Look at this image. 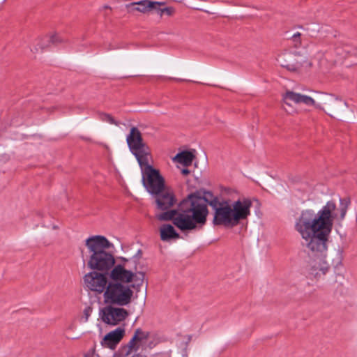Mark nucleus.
I'll list each match as a JSON object with an SVG mask.
<instances>
[{
	"mask_svg": "<svg viewBox=\"0 0 357 357\" xmlns=\"http://www.w3.org/2000/svg\"><path fill=\"white\" fill-rule=\"evenodd\" d=\"M195 158L194 154L190 151H183L178 153L174 158L173 160L183 165L185 167L190 165Z\"/></svg>",
	"mask_w": 357,
	"mask_h": 357,
	"instance_id": "nucleus-18",
	"label": "nucleus"
},
{
	"mask_svg": "<svg viewBox=\"0 0 357 357\" xmlns=\"http://www.w3.org/2000/svg\"><path fill=\"white\" fill-rule=\"evenodd\" d=\"M281 66L287 68L289 71H295L296 70V67L293 64H284L280 63Z\"/></svg>",
	"mask_w": 357,
	"mask_h": 357,
	"instance_id": "nucleus-28",
	"label": "nucleus"
},
{
	"mask_svg": "<svg viewBox=\"0 0 357 357\" xmlns=\"http://www.w3.org/2000/svg\"><path fill=\"white\" fill-rule=\"evenodd\" d=\"M87 252L84 256L82 251L83 261L93 271L108 273L115 264L114 255L112 249L114 245L102 235L91 236L85 240Z\"/></svg>",
	"mask_w": 357,
	"mask_h": 357,
	"instance_id": "nucleus-2",
	"label": "nucleus"
},
{
	"mask_svg": "<svg viewBox=\"0 0 357 357\" xmlns=\"http://www.w3.org/2000/svg\"><path fill=\"white\" fill-rule=\"evenodd\" d=\"M282 98L284 103L289 106L291 105L290 101L296 104L303 103L307 106L315 105V101L310 96L302 95L291 91H287L286 93L283 94Z\"/></svg>",
	"mask_w": 357,
	"mask_h": 357,
	"instance_id": "nucleus-16",
	"label": "nucleus"
},
{
	"mask_svg": "<svg viewBox=\"0 0 357 357\" xmlns=\"http://www.w3.org/2000/svg\"><path fill=\"white\" fill-rule=\"evenodd\" d=\"M135 159L140 169L146 166H152V155L149 146L142 137L141 132L135 127Z\"/></svg>",
	"mask_w": 357,
	"mask_h": 357,
	"instance_id": "nucleus-8",
	"label": "nucleus"
},
{
	"mask_svg": "<svg viewBox=\"0 0 357 357\" xmlns=\"http://www.w3.org/2000/svg\"><path fill=\"white\" fill-rule=\"evenodd\" d=\"M181 174H182L183 175L186 176V175H188V174H190V170H189L188 168H183V169H181Z\"/></svg>",
	"mask_w": 357,
	"mask_h": 357,
	"instance_id": "nucleus-35",
	"label": "nucleus"
},
{
	"mask_svg": "<svg viewBox=\"0 0 357 357\" xmlns=\"http://www.w3.org/2000/svg\"><path fill=\"white\" fill-rule=\"evenodd\" d=\"M163 13V15H167L168 17H171L174 15L176 10L172 6H168L163 8V10H162Z\"/></svg>",
	"mask_w": 357,
	"mask_h": 357,
	"instance_id": "nucleus-25",
	"label": "nucleus"
},
{
	"mask_svg": "<svg viewBox=\"0 0 357 357\" xmlns=\"http://www.w3.org/2000/svg\"><path fill=\"white\" fill-rule=\"evenodd\" d=\"M339 201L340 215L335 212V202L328 201L317 213L312 209L302 211L296 221L295 229L302 237V245L308 257L313 261L308 272L311 278L319 279L330 270L326 257L333 220H343L350 204L349 198H340Z\"/></svg>",
	"mask_w": 357,
	"mask_h": 357,
	"instance_id": "nucleus-1",
	"label": "nucleus"
},
{
	"mask_svg": "<svg viewBox=\"0 0 357 357\" xmlns=\"http://www.w3.org/2000/svg\"><path fill=\"white\" fill-rule=\"evenodd\" d=\"M155 3H158V4L154 5V8H153V11H155L158 15H160V17L163 16V13L162 10H163V8L162 6L165 5V2H160V1H155Z\"/></svg>",
	"mask_w": 357,
	"mask_h": 357,
	"instance_id": "nucleus-24",
	"label": "nucleus"
},
{
	"mask_svg": "<svg viewBox=\"0 0 357 357\" xmlns=\"http://www.w3.org/2000/svg\"><path fill=\"white\" fill-rule=\"evenodd\" d=\"M147 283L144 284V273L142 271L135 272V300L142 313L146 303Z\"/></svg>",
	"mask_w": 357,
	"mask_h": 357,
	"instance_id": "nucleus-12",
	"label": "nucleus"
},
{
	"mask_svg": "<svg viewBox=\"0 0 357 357\" xmlns=\"http://www.w3.org/2000/svg\"><path fill=\"white\" fill-rule=\"evenodd\" d=\"M344 105L346 107H347V102H344Z\"/></svg>",
	"mask_w": 357,
	"mask_h": 357,
	"instance_id": "nucleus-42",
	"label": "nucleus"
},
{
	"mask_svg": "<svg viewBox=\"0 0 357 357\" xmlns=\"http://www.w3.org/2000/svg\"><path fill=\"white\" fill-rule=\"evenodd\" d=\"M160 238L163 241H169L172 239L180 238L179 234L175 230L174 227L169 224H164L160 229Z\"/></svg>",
	"mask_w": 357,
	"mask_h": 357,
	"instance_id": "nucleus-17",
	"label": "nucleus"
},
{
	"mask_svg": "<svg viewBox=\"0 0 357 357\" xmlns=\"http://www.w3.org/2000/svg\"><path fill=\"white\" fill-rule=\"evenodd\" d=\"M95 349L93 348L91 351L84 354V357H93Z\"/></svg>",
	"mask_w": 357,
	"mask_h": 357,
	"instance_id": "nucleus-32",
	"label": "nucleus"
},
{
	"mask_svg": "<svg viewBox=\"0 0 357 357\" xmlns=\"http://www.w3.org/2000/svg\"><path fill=\"white\" fill-rule=\"evenodd\" d=\"M103 9H109L112 10V8L109 6L105 5L102 7Z\"/></svg>",
	"mask_w": 357,
	"mask_h": 357,
	"instance_id": "nucleus-38",
	"label": "nucleus"
},
{
	"mask_svg": "<svg viewBox=\"0 0 357 357\" xmlns=\"http://www.w3.org/2000/svg\"><path fill=\"white\" fill-rule=\"evenodd\" d=\"M155 344L150 332L142 328L135 329V357H147L148 350Z\"/></svg>",
	"mask_w": 357,
	"mask_h": 357,
	"instance_id": "nucleus-10",
	"label": "nucleus"
},
{
	"mask_svg": "<svg viewBox=\"0 0 357 357\" xmlns=\"http://www.w3.org/2000/svg\"><path fill=\"white\" fill-rule=\"evenodd\" d=\"M134 349V335L130 338L129 342L126 345L121 347L114 354V357H134L132 351Z\"/></svg>",
	"mask_w": 357,
	"mask_h": 357,
	"instance_id": "nucleus-20",
	"label": "nucleus"
},
{
	"mask_svg": "<svg viewBox=\"0 0 357 357\" xmlns=\"http://www.w3.org/2000/svg\"><path fill=\"white\" fill-rule=\"evenodd\" d=\"M93 311V308L91 306H87L84 310V322H86L89 319V317H90L91 312Z\"/></svg>",
	"mask_w": 357,
	"mask_h": 357,
	"instance_id": "nucleus-26",
	"label": "nucleus"
},
{
	"mask_svg": "<svg viewBox=\"0 0 357 357\" xmlns=\"http://www.w3.org/2000/svg\"><path fill=\"white\" fill-rule=\"evenodd\" d=\"M301 34L299 32H297L296 33H294L293 36L290 37L293 43H301Z\"/></svg>",
	"mask_w": 357,
	"mask_h": 357,
	"instance_id": "nucleus-27",
	"label": "nucleus"
},
{
	"mask_svg": "<svg viewBox=\"0 0 357 357\" xmlns=\"http://www.w3.org/2000/svg\"><path fill=\"white\" fill-rule=\"evenodd\" d=\"M189 208L192 218L195 220L198 230L202 229L207 221L209 205L213 210L221 203V200L211 191L196 190L184 198Z\"/></svg>",
	"mask_w": 357,
	"mask_h": 357,
	"instance_id": "nucleus-4",
	"label": "nucleus"
},
{
	"mask_svg": "<svg viewBox=\"0 0 357 357\" xmlns=\"http://www.w3.org/2000/svg\"><path fill=\"white\" fill-rule=\"evenodd\" d=\"M98 117H99V119L102 121L107 122L110 124H114L116 126L119 125V122L116 121L114 119V117L109 114L100 112L98 114Z\"/></svg>",
	"mask_w": 357,
	"mask_h": 357,
	"instance_id": "nucleus-21",
	"label": "nucleus"
},
{
	"mask_svg": "<svg viewBox=\"0 0 357 357\" xmlns=\"http://www.w3.org/2000/svg\"><path fill=\"white\" fill-rule=\"evenodd\" d=\"M126 141L130 152L134 155V126H131Z\"/></svg>",
	"mask_w": 357,
	"mask_h": 357,
	"instance_id": "nucleus-22",
	"label": "nucleus"
},
{
	"mask_svg": "<svg viewBox=\"0 0 357 357\" xmlns=\"http://www.w3.org/2000/svg\"><path fill=\"white\" fill-rule=\"evenodd\" d=\"M142 255V250H138L137 252L135 253V257H140Z\"/></svg>",
	"mask_w": 357,
	"mask_h": 357,
	"instance_id": "nucleus-36",
	"label": "nucleus"
},
{
	"mask_svg": "<svg viewBox=\"0 0 357 357\" xmlns=\"http://www.w3.org/2000/svg\"><path fill=\"white\" fill-rule=\"evenodd\" d=\"M108 275L111 280L109 282H121L124 284H128L134 278V273L126 270L121 264L114 266Z\"/></svg>",
	"mask_w": 357,
	"mask_h": 357,
	"instance_id": "nucleus-13",
	"label": "nucleus"
},
{
	"mask_svg": "<svg viewBox=\"0 0 357 357\" xmlns=\"http://www.w3.org/2000/svg\"><path fill=\"white\" fill-rule=\"evenodd\" d=\"M138 317H135V321L136 322L137 321Z\"/></svg>",
	"mask_w": 357,
	"mask_h": 357,
	"instance_id": "nucleus-43",
	"label": "nucleus"
},
{
	"mask_svg": "<svg viewBox=\"0 0 357 357\" xmlns=\"http://www.w3.org/2000/svg\"><path fill=\"white\" fill-rule=\"evenodd\" d=\"M125 334V330L122 327H118L115 330L106 334L101 341V345L105 347L114 350L117 344L123 339Z\"/></svg>",
	"mask_w": 357,
	"mask_h": 357,
	"instance_id": "nucleus-14",
	"label": "nucleus"
},
{
	"mask_svg": "<svg viewBox=\"0 0 357 357\" xmlns=\"http://www.w3.org/2000/svg\"><path fill=\"white\" fill-rule=\"evenodd\" d=\"M252 200L248 197L239 198L230 204L229 200L222 199L213 211V224L232 228L251 214Z\"/></svg>",
	"mask_w": 357,
	"mask_h": 357,
	"instance_id": "nucleus-3",
	"label": "nucleus"
},
{
	"mask_svg": "<svg viewBox=\"0 0 357 357\" xmlns=\"http://www.w3.org/2000/svg\"><path fill=\"white\" fill-rule=\"evenodd\" d=\"M184 344L185 346L181 350V356L182 357H188V342H185Z\"/></svg>",
	"mask_w": 357,
	"mask_h": 357,
	"instance_id": "nucleus-30",
	"label": "nucleus"
},
{
	"mask_svg": "<svg viewBox=\"0 0 357 357\" xmlns=\"http://www.w3.org/2000/svg\"><path fill=\"white\" fill-rule=\"evenodd\" d=\"M191 339H192V336L188 335V340L185 342H188V344L189 342H190Z\"/></svg>",
	"mask_w": 357,
	"mask_h": 357,
	"instance_id": "nucleus-39",
	"label": "nucleus"
},
{
	"mask_svg": "<svg viewBox=\"0 0 357 357\" xmlns=\"http://www.w3.org/2000/svg\"><path fill=\"white\" fill-rule=\"evenodd\" d=\"M22 123V121H20L17 117H14L11 119V124L14 126H18Z\"/></svg>",
	"mask_w": 357,
	"mask_h": 357,
	"instance_id": "nucleus-31",
	"label": "nucleus"
},
{
	"mask_svg": "<svg viewBox=\"0 0 357 357\" xmlns=\"http://www.w3.org/2000/svg\"><path fill=\"white\" fill-rule=\"evenodd\" d=\"M344 51L346 52L347 55L344 56V57H348V56H349L351 50H345Z\"/></svg>",
	"mask_w": 357,
	"mask_h": 357,
	"instance_id": "nucleus-37",
	"label": "nucleus"
},
{
	"mask_svg": "<svg viewBox=\"0 0 357 357\" xmlns=\"http://www.w3.org/2000/svg\"><path fill=\"white\" fill-rule=\"evenodd\" d=\"M143 186L151 195H158L165 188V179L160 172L153 166L141 169Z\"/></svg>",
	"mask_w": 357,
	"mask_h": 357,
	"instance_id": "nucleus-7",
	"label": "nucleus"
},
{
	"mask_svg": "<svg viewBox=\"0 0 357 357\" xmlns=\"http://www.w3.org/2000/svg\"><path fill=\"white\" fill-rule=\"evenodd\" d=\"M49 37H50V39H49L48 42L50 43H52V44L65 43L67 42L63 37H61L60 35L55 33H51Z\"/></svg>",
	"mask_w": 357,
	"mask_h": 357,
	"instance_id": "nucleus-23",
	"label": "nucleus"
},
{
	"mask_svg": "<svg viewBox=\"0 0 357 357\" xmlns=\"http://www.w3.org/2000/svg\"><path fill=\"white\" fill-rule=\"evenodd\" d=\"M108 273L99 271H91L84 277V281L86 288L99 294L106 290L108 280Z\"/></svg>",
	"mask_w": 357,
	"mask_h": 357,
	"instance_id": "nucleus-11",
	"label": "nucleus"
},
{
	"mask_svg": "<svg viewBox=\"0 0 357 357\" xmlns=\"http://www.w3.org/2000/svg\"><path fill=\"white\" fill-rule=\"evenodd\" d=\"M128 315L126 310L109 305L100 309L99 317L107 325L116 326L126 319Z\"/></svg>",
	"mask_w": 357,
	"mask_h": 357,
	"instance_id": "nucleus-9",
	"label": "nucleus"
},
{
	"mask_svg": "<svg viewBox=\"0 0 357 357\" xmlns=\"http://www.w3.org/2000/svg\"><path fill=\"white\" fill-rule=\"evenodd\" d=\"M343 259V250L342 248H338L337 250V264H342V260Z\"/></svg>",
	"mask_w": 357,
	"mask_h": 357,
	"instance_id": "nucleus-29",
	"label": "nucleus"
},
{
	"mask_svg": "<svg viewBox=\"0 0 357 357\" xmlns=\"http://www.w3.org/2000/svg\"><path fill=\"white\" fill-rule=\"evenodd\" d=\"M132 291L128 284L109 282L104 291V301L110 305L123 306L130 303Z\"/></svg>",
	"mask_w": 357,
	"mask_h": 357,
	"instance_id": "nucleus-6",
	"label": "nucleus"
},
{
	"mask_svg": "<svg viewBox=\"0 0 357 357\" xmlns=\"http://www.w3.org/2000/svg\"><path fill=\"white\" fill-rule=\"evenodd\" d=\"M155 217L160 221L172 220L174 225L183 232L199 231L185 199L179 203L177 209L165 210Z\"/></svg>",
	"mask_w": 357,
	"mask_h": 357,
	"instance_id": "nucleus-5",
	"label": "nucleus"
},
{
	"mask_svg": "<svg viewBox=\"0 0 357 357\" xmlns=\"http://www.w3.org/2000/svg\"><path fill=\"white\" fill-rule=\"evenodd\" d=\"M33 49H31V51L33 52V53H35L36 52H38V50H41L42 51L44 50V46H39V48L37 47V46H33Z\"/></svg>",
	"mask_w": 357,
	"mask_h": 357,
	"instance_id": "nucleus-33",
	"label": "nucleus"
},
{
	"mask_svg": "<svg viewBox=\"0 0 357 357\" xmlns=\"http://www.w3.org/2000/svg\"><path fill=\"white\" fill-rule=\"evenodd\" d=\"M126 7L128 8V12H132V10L134 9L133 7H134V2H132L128 5H126Z\"/></svg>",
	"mask_w": 357,
	"mask_h": 357,
	"instance_id": "nucleus-34",
	"label": "nucleus"
},
{
	"mask_svg": "<svg viewBox=\"0 0 357 357\" xmlns=\"http://www.w3.org/2000/svg\"><path fill=\"white\" fill-rule=\"evenodd\" d=\"M347 47H352L353 46H351V45H349V46H347Z\"/></svg>",
	"mask_w": 357,
	"mask_h": 357,
	"instance_id": "nucleus-44",
	"label": "nucleus"
},
{
	"mask_svg": "<svg viewBox=\"0 0 357 357\" xmlns=\"http://www.w3.org/2000/svg\"><path fill=\"white\" fill-rule=\"evenodd\" d=\"M155 200L157 208L160 211H165L169 209L175 203L176 199L172 193L162 190L158 195H152Z\"/></svg>",
	"mask_w": 357,
	"mask_h": 357,
	"instance_id": "nucleus-15",
	"label": "nucleus"
},
{
	"mask_svg": "<svg viewBox=\"0 0 357 357\" xmlns=\"http://www.w3.org/2000/svg\"><path fill=\"white\" fill-rule=\"evenodd\" d=\"M158 4L155 1L150 0H142L139 1H135V11H138L143 14H149L153 12L154 5Z\"/></svg>",
	"mask_w": 357,
	"mask_h": 357,
	"instance_id": "nucleus-19",
	"label": "nucleus"
},
{
	"mask_svg": "<svg viewBox=\"0 0 357 357\" xmlns=\"http://www.w3.org/2000/svg\"><path fill=\"white\" fill-rule=\"evenodd\" d=\"M341 50H342V46H339L338 48H337V52L339 53Z\"/></svg>",
	"mask_w": 357,
	"mask_h": 357,
	"instance_id": "nucleus-40",
	"label": "nucleus"
},
{
	"mask_svg": "<svg viewBox=\"0 0 357 357\" xmlns=\"http://www.w3.org/2000/svg\"><path fill=\"white\" fill-rule=\"evenodd\" d=\"M335 100L342 101V99L338 98L337 96L335 97Z\"/></svg>",
	"mask_w": 357,
	"mask_h": 357,
	"instance_id": "nucleus-41",
	"label": "nucleus"
}]
</instances>
